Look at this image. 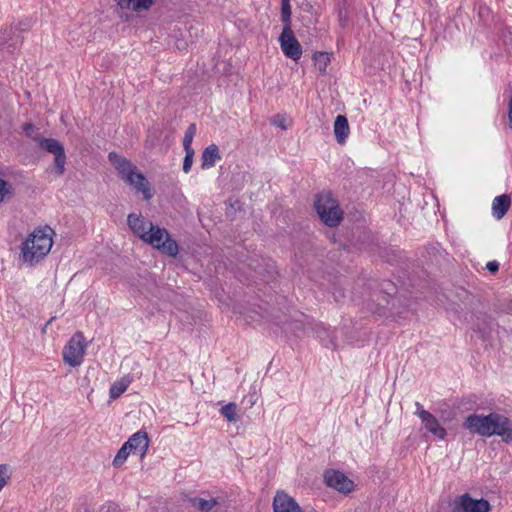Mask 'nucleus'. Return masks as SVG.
I'll return each instance as SVG.
<instances>
[{
  "label": "nucleus",
  "mask_w": 512,
  "mask_h": 512,
  "mask_svg": "<svg viewBox=\"0 0 512 512\" xmlns=\"http://www.w3.org/2000/svg\"><path fill=\"white\" fill-rule=\"evenodd\" d=\"M350 133L348 120L344 115H338L334 122V134L337 142L343 145Z\"/></svg>",
  "instance_id": "nucleus-15"
},
{
  "label": "nucleus",
  "mask_w": 512,
  "mask_h": 512,
  "mask_svg": "<svg viewBox=\"0 0 512 512\" xmlns=\"http://www.w3.org/2000/svg\"><path fill=\"white\" fill-rule=\"evenodd\" d=\"M491 505L484 498L474 499L468 493H465L454 502L455 512H489Z\"/></svg>",
  "instance_id": "nucleus-9"
},
{
  "label": "nucleus",
  "mask_w": 512,
  "mask_h": 512,
  "mask_svg": "<svg viewBox=\"0 0 512 512\" xmlns=\"http://www.w3.org/2000/svg\"><path fill=\"white\" fill-rule=\"evenodd\" d=\"M339 17H340L341 25L344 26L345 25V18H346V16H344L342 14V12H340Z\"/></svg>",
  "instance_id": "nucleus-36"
},
{
  "label": "nucleus",
  "mask_w": 512,
  "mask_h": 512,
  "mask_svg": "<svg viewBox=\"0 0 512 512\" xmlns=\"http://www.w3.org/2000/svg\"><path fill=\"white\" fill-rule=\"evenodd\" d=\"M11 194V186L0 177V203L4 201L7 195Z\"/></svg>",
  "instance_id": "nucleus-28"
},
{
  "label": "nucleus",
  "mask_w": 512,
  "mask_h": 512,
  "mask_svg": "<svg viewBox=\"0 0 512 512\" xmlns=\"http://www.w3.org/2000/svg\"><path fill=\"white\" fill-rule=\"evenodd\" d=\"M189 502L193 508L200 512H211L214 509L217 510V507L219 506V500L218 498L212 497V496H195L191 497L189 499Z\"/></svg>",
  "instance_id": "nucleus-14"
},
{
  "label": "nucleus",
  "mask_w": 512,
  "mask_h": 512,
  "mask_svg": "<svg viewBox=\"0 0 512 512\" xmlns=\"http://www.w3.org/2000/svg\"><path fill=\"white\" fill-rule=\"evenodd\" d=\"M130 452L131 451L129 450V447H127V444L124 443L114 457L113 465L116 467L121 466L126 461Z\"/></svg>",
  "instance_id": "nucleus-23"
},
{
  "label": "nucleus",
  "mask_w": 512,
  "mask_h": 512,
  "mask_svg": "<svg viewBox=\"0 0 512 512\" xmlns=\"http://www.w3.org/2000/svg\"><path fill=\"white\" fill-rule=\"evenodd\" d=\"M220 413L229 422H237L239 416L237 414V405L235 403H228L220 409Z\"/></svg>",
  "instance_id": "nucleus-21"
},
{
  "label": "nucleus",
  "mask_w": 512,
  "mask_h": 512,
  "mask_svg": "<svg viewBox=\"0 0 512 512\" xmlns=\"http://www.w3.org/2000/svg\"><path fill=\"white\" fill-rule=\"evenodd\" d=\"M486 268L492 274H495L499 270V263L497 261H490L487 263Z\"/></svg>",
  "instance_id": "nucleus-29"
},
{
  "label": "nucleus",
  "mask_w": 512,
  "mask_h": 512,
  "mask_svg": "<svg viewBox=\"0 0 512 512\" xmlns=\"http://www.w3.org/2000/svg\"><path fill=\"white\" fill-rule=\"evenodd\" d=\"M129 450L144 456L149 447V438L145 431H138L133 434L126 442Z\"/></svg>",
  "instance_id": "nucleus-13"
},
{
  "label": "nucleus",
  "mask_w": 512,
  "mask_h": 512,
  "mask_svg": "<svg viewBox=\"0 0 512 512\" xmlns=\"http://www.w3.org/2000/svg\"><path fill=\"white\" fill-rule=\"evenodd\" d=\"M53 230L50 227L35 229L22 243L21 260L33 266L43 259L50 251L53 240Z\"/></svg>",
  "instance_id": "nucleus-3"
},
{
  "label": "nucleus",
  "mask_w": 512,
  "mask_h": 512,
  "mask_svg": "<svg viewBox=\"0 0 512 512\" xmlns=\"http://www.w3.org/2000/svg\"><path fill=\"white\" fill-rule=\"evenodd\" d=\"M324 481L328 487H331L343 494H348L354 490V482L344 473L337 470L325 471Z\"/></svg>",
  "instance_id": "nucleus-10"
},
{
  "label": "nucleus",
  "mask_w": 512,
  "mask_h": 512,
  "mask_svg": "<svg viewBox=\"0 0 512 512\" xmlns=\"http://www.w3.org/2000/svg\"><path fill=\"white\" fill-rule=\"evenodd\" d=\"M184 151H185V157H184V161H183V171L185 173H188L191 170L195 152H194V150H184Z\"/></svg>",
  "instance_id": "nucleus-26"
},
{
  "label": "nucleus",
  "mask_w": 512,
  "mask_h": 512,
  "mask_svg": "<svg viewBox=\"0 0 512 512\" xmlns=\"http://www.w3.org/2000/svg\"><path fill=\"white\" fill-rule=\"evenodd\" d=\"M419 418L428 432L432 433L439 439H444L446 437V429L440 425L437 418L429 411H421L419 413Z\"/></svg>",
  "instance_id": "nucleus-12"
},
{
  "label": "nucleus",
  "mask_w": 512,
  "mask_h": 512,
  "mask_svg": "<svg viewBox=\"0 0 512 512\" xmlns=\"http://www.w3.org/2000/svg\"><path fill=\"white\" fill-rule=\"evenodd\" d=\"M273 512H304L299 504L283 491H278L273 499Z\"/></svg>",
  "instance_id": "nucleus-11"
},
{
  "label": "nucleus",
  "mask_w": 512,
  "mask_h": 512,
  "mask_svg": "<svg viewBox=\"0 0 512 512\" xmlns=\"http://www.w3.org/2000/svg\"><path fill=\"white\" fill-rule=\"evenodd\" d=\"M475 329H477L483 336L488 332V329L486 327H482L480 323L474 324Z\"/></svg>",
  "instance_id": "nucleus-31"
},
{
  "label": "nucleus",
  "mask_w": 512,
  "mask_h": 512,
  "mask_svg": "<svg viewBox=\"0 0 512 512\" xmlns=\"http://www.w3.org/2000/svg\"><path fill=\"white\" fill-rule=\"evenodd\" d=\"M279 43L283 54L294 60L298 61L302 56V46L296 39L291 27H283L279 36Z\"/></svg>",
  "instance_id": "nucleus-7"
},
{
  "label": "nucleus",
  "mask_w": 512,
  "mask_h": 512,
  "mask_svg": "<svg viewBox=\"0 0 512 512\" xmlns=\"http://www.w3.org/2000/svg\"><path fill=\"white\" fill-rule=\"evenodd\" d=\"M34 126L31 123H26L24 125V131L27 133V135H30V130H33Z\"/></svg>",
  "instance_id": "nucleus-32"
},
{
  "label": "nucleus",
  "mask_w": 512,
  "mask_h": 512,
  "mask_svg": "<svg viewBox=\"0 0 512 512\" xmlns=\"http://www.w3.org/2000/svg\"><path fill=\"white\" fill-rule=\"evenodd\" d=\"M511 199L507 194L499 195L494 198L492 203L493 216L496 219H501L507 213L510 208Z\"/></svg>",
  "instance_id": "nucleus-17"
},
{
  "label": "nucleus",
  "mask_w": 512,
  "mask_h": 512,
  "mask_svg": "<svg viewBox=\"0 0 512 512\" xmlns=\"http://www.w3.org/2000/svg\"><path fill=\"white\" fill-rule=\"evenodd\" d=\"M313 60L315 62L316 67L321 73L326 72V68L329 65L331 58L330 54L326 52H316L313 55Z\"/></svg>",
  "instance_id": "nucleus-20"
},
{
  "label": "nucleus",
  "mask_w": 512,
  "mask_h": 512,
  "mask_svg": "<svg viewBox=\"0 0 512 512\" xmlns=\"http://www.w3.org/2000/svg\"><path fill=\"white\" fill-rule=\"evenodd\" d=\"M196 124L194 123H191L188 128L186 129L185 131V135H184V138H183V147H184V150H194L192 148V142H193V138L196 134Z\"/></svg>",
  "instance_id": "nucleus-22"
},
{
  "label": "nucleus",
  "mask_w": 512,
  "mask_h": 512,
  "mask_svg": "<svg viewBox=\"0 0 512 512\" xmlns=\"http://www.w3.org/2000/svg\"><path fill=\"white\" fill-rule=\"evenodd\" d=\"M153 1L154 0H117V4L122 9H132L133 11L139 12L149 9Z\"/></svg>",
  "instance_id": "nucleus-18"
},
{
  "label": "nucleus",
  "mask_w": 512,
  "mask_h": 512,
  "mask_svg": "<svg viewBox=\"0 0 512 512\" xmlns=\"http://www.w3.org/2000/svg\"><path fill=\"white\" fill-rule=\"evenodd\" d=\"M271 124L281 128L282 130H286L289 127L288 119L284 115L280 114L275 115L271 119Z\"/></svg>",
  "instance_id": "nucleus-25"
},
{
  "label": "nucleus",
  "mask_w": 512,
  "mask_h": 512,
  "mask_svg": "<svg viewBox=\"0 0 512 512\" xmlns=\"http://www.w3.org/2000/svg\"><path fill=\"white\" fill-rule=\"evenodd\" d=\"M39 146L55 156L54 164L58 175H62L65 171L66 155L63 145L53 138H39Z\"/></svg>",
  "instance_id": "nucleus-8"
},
{
  "label": "nucleus",
  "mask_w": 512,
  "mask_h": 512,
  "mask_svg": "<svg viewBox=\"0 0 512 512\" xmlns=\"http://www.w3.org/2000/svg\"><path fill=\"white\" fill-rule=\"evenodd\" d=\"M127 224L137 237L161 254L169 257L178 255L179 245L172 239L167 229L155 225L146 220L141 214L135 213L128 215Z\"/></svg>",
  "instance_id": "nucleus-1"
},
{
  "label": "nucleus",
  "mask_w": 512,
  "mask_h": 512,
  "mask_svg": "<svg viewBox=\"0 0 512 512\" xmlns=\"http://www.w3.org/2000/svg\"><path fill=\"white\" fill-rule=\"evenodd\" d=\"M9 479V466L6 464H0V491L7 484Z\"/></svg>",
  "instance_id": "nucleus-27"
},
{
  "label": "nucleus",
  "mask_w": 512,
  "mask_h": 512,
  "mask_svg": "<svg viewBox=\"0 0 512 512\" xmlns=\"http://www.w3.org/2000/svg\"><path fill=\"white\" fill-rule=\"evenodd\" d=\"M329 343H330L332 346H335V344H334V342H333V340H332V339H331V340H329Z\"/></svg>",
  "instance_id": "nucleus-38"
},
{
  "label": "nucleus",
  "mask_w": 512,
  "mask_h": 512,
  "mask_svg": "<svg viewBox=\"0 0 512 512\" xmlns=\"http://www.w3.org/2000/svg\"><path fill=\"white\" fill-rule=\"evenodd\" d=\"M221 159L219 148L215 144L207 146L202 152V168L209 169L215 166L216 161Z\"/></svg>",
  "instance_id": "nucleus-16"
},
{
  "label": "nucleus",
  "mask_w": 512,
  "mask_h": 512,
  "mask_svg": "<svg viewBox=\"0 0 512 512\" xmlns=\"http://www.w3.org/2000/svg\"><path fill=\"white\" fill-rule=\"evenodd\" d=\"M281 4H290V0H281Z\"/></svg>",
  "instance_id": "nucleus-37"
},
{
  "label": "nucleus",
  "mask_w": 512,
  "mask_h": 512,
  "mask_svg": "<svg viewBox=\"0 0 512 512\" xmlns=\"http://www.w3.org/2000/svg\"><path fill=\"white\" fill-rule=\"evenodd\" d=\"M316 333H317V336H318L322 341H324L323 336H324V335H328V331H327L324 327H322V326H318V327H317Z\"/></svg>",
  "instance_id": "nucleus-30"
},
{
  "label": "nucleus",
  "mask_w": 512,
  "mask_h": 512,
  "mask_svg": "<svg viewBox=\"0 0 512 512\" xmlns=\"http://www.w3.org/2000/svg\"><path fill=\"white\" fill-rule=\"evenodd\" d=\"M291 5L290 4H281V21L283 22V27H291Z\"/></svg>",
  "instance_id": "nucleus-24"
},
{
  "label": "nucleus",
  "mask_w": 512,
  "mask_h": 512,
  "mask_svg": "<svg viewBox=\"0 0 512 512\" xmlns=\"http://www.w3.org/2000/svg\"><path fill=\"white\" fill-rule=\"evenodd\" d=\"M314 206L320 219L328 226L335 227L342 220V211L330 192L319 193Z\"/></svg>",
  "instance_id": "nucleus-5"
},
{
  "label": "nucleus",
  "mask_w": 512,
  "mask_h": 512,
  "mask_svg": "<svg viewBox=\"0 0 512 512\" xmlns=\"http://www.w3.org/2000/svg\"><path fill=\"white\" fill-rule=\"evenodd\" d=\"M415 406H416V409H417L415 413H416V415H417L418 417H419V413H420L421 411H426L425 409H423V406H422L419 402H416V403H415Z\"/></svg>",
  "instance_id": "nucleus-34"
},
{
  "label": "nucleus",
  "mask_w": 512,
  "mask_h": 512,
  "mask_svg": "<svg viewBox=\"0 0 512 512\" xmlns=\"http://www.w3.org/2000/svg\"><path fill=\"white\" fill-rule=\"evenodd\" d=\"M131 384V378L129 376L122 377L120 380L115 381L109 391V397L112 400L119 398Z\"/></svg>",
  "instance_id": "nucleus-19"
},
{
  "label": "nucleus",
  "mask_w": 512,
  "mask_h": 512,
  "mask_svg": "<svg viewBox=\"0 0 512 512\" xmlns=\"http://www.w3.org/2000/svg\"><path fill=\"white\" fill-rule=\"evenodd\" d=\"M463 427L472 434L482 437L497 435L506 443L512 442V421L497 412H491L488 415L470 414L465 418Z\"/></svg>",
  "instance_id": "nucleus-2"
},
{
  "label": "nucleus",
  "mask_w": 512,
  "mask_h": 512,
  "mask_svg": "<svg viewBox=\"0 0 512 512\" xmlns=\"http://www.w3.org/2000/svg\"><path fill=\"white\" fill-rule=\"evenodd\" d=\"M108 159L118 171L120 177L137 191L141 192L144 199L149 200L152 197L148 180L142 173L137 171L136 166L130 160L116 152H110Z\"/></svg>",
  "instance_id": "nucleus-4"
},
{
  "label": "nucleus",
  "mask_w": 512,
  "mask_h": 512,
  "mask_svg": "<svg viewBox=\"0 0 512 512\" xmlns=\"http://www.w3.org/2000/svg\"><path fill=\"white\" fill-rule=\"evenodd\" d=\"M87 348L83 333L77 332L63 349V360L71 367L80 366Z\"/></svg>",
  "instance_id": "nucleus-6"
},
{
  "label": "nucleus",
  "mask_w": 512,
  "mask_h": 512,
  "mask_svg": "<svg viewBox=\"0 0 512 512\" xmlns=\"http://www.w3.org/2000/svg\"><path fill=\"white\" fill-rule=\"evenodd\" d=\"M334 297L336 299V301H339L340 298H343L344 297V294L342 291H338V292H334Z\"/></svg>",
  "instance_id": "nucleus-35"
},
{
  "label": "nucleus",
  "mask_w": 512,
  "mask_h": 512,
  "mask_svg": "<svg viewBox=\"0 0 512 512\" xmlns=\"http://www.w3.org/2000/svg\"><path fill=\"white\" fill-rule=\"evenodd\" d=\"M509 123H510V127L512 128V97L509 102Z\"/></svg>",
  "instance_id": "nucleus-33"
}]
</instances>
